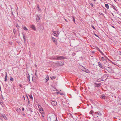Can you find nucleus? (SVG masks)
I'll return each mask as SVG.
<instances>
[{
	"mask_svg": "<svg viewBox=\"0 0 121 121\" xmlns=\"http://www.w3.org/2000/svg\"><path fill=\"white\" fill-rule=\"evenodd\" d=\"M47 119L48 121H55L57 119V117L54 113H50L47 116Z\"/></svg>",
	"mask_w": 121,
	"mask_h": 121,
	"instance_id": "f257e3e1",
	"label": "nucleus"
},
{
	"mask_svg": "<svg viewBox=\"0 0 121 121\" xmlns=\"http://www.w3.org/2000/svg\"><path fill=\"white\" fill-rule=\"evenodd\" d=\"M64 64L63 62L59 61L57 62L56 64V65L58 66H61L64 65Z\"/></svg>",
	"mask_w": 121,
	"mask_h": 121,
	"instance_id": "f03ea898",
	"label": "nucleus"
},
{
	"mask_svg": "<svg viewBox=\"0 0 121 121\" xmlns=\"http://www.w3.org/2000/svg\"><path fill=\"white\" fill-rule=\"evenodd\" d=\"M56 57L57 60H61L66 58V57L63 56H56Z\"/></svg>",
	"mask_w": 121,
	"mask_h": 121,
	"instance_id": "7ed1b4c3",
	"label": "nucleus"
},
{
	"mask_svg": "<svg viewBox=\"0 0 121 121\" xmlns=\"http://www.w3.org/2000/svg\"><path fill=\"white\" fill-rule=\"evenodd\" d=\"M105 69L109 73H111L112 72V69L110 67H105Z\"/></svg>",
	"mask_w": 121,
	"mask_h": 121,
	"instance_id": "20e7f679",
	"label": "nucleus"
},
{
	"mask_svg": "<svg viewBox=\"0 0 121 121\" xmlns=\"http://www.w3.org/2000/svg\"><path fill=\"white\" fill-rule=\"evenodd\" d=\"M51 103L52 105L55 106L57 104V103L55 101H51Z\"/></svg>",
	"mask_w": 121,
	"mask_h": 121,
	"instance_id": "39448f33",
	"label": "nucleus"
},
{
	"mask_svg": "<svg viewBox=\"0 0 121 121\" xmlns=\"http://www.w3.org/2000/svg\"><path fill=\"white\" fill-rule=\"evenodd\" d=\"M94 113L95 115H97V117H98V116H99L101 115V113L99 112H95Z\"/></svg>",
	"mask_w": 121,
	"mask_h": 121,
	"instance_id": "423d86ee",
	"label": "nucleus"
},
{
	"mask_svg": "<svg viewBox=\"0 0 121 121\" xmlns=\"http://www.w3.org/2000/svg\"><path fill=\"white\" fill-rule=\"evenodd\" d=\"M53 35L55 36H58V33L57 32V31H54L53 33Z\"/></svg>",
	"mask_w": 121,
	"mask_h": 121,
	"instance_id": "0eeeda50",
	"label": "nucleus"
},
{
	"mask_svg": "<svg viewBox=\"0 0 121 121\" xmlns=\"http://www.w3.org/2000/svg\"><path fill=\"white\" fill-rule=\"evenodd\" d=\"M95 86L96 87H98L100 86L101 85V83H95Z\"/></svg>",
	"mask_w": 121,
	"mask_h": 121,
	"instance_id": "6e6552de",
	"label": "nucleus"
},
{
	"mask_svg": "<svg viewBox=\"0 0 121 121\" xmlns=\"http://www.w3.org/2000/svg\"><path fill=\"white\" fill-rule=\"evenodd\" d=\"M52 40H53V42L56 44H57V41L56 40V39L55 38H54L53 37H52Z\"/></svg>",
	"mask_w": 121,
	"mask_h": 121,
	"instance_id": "1a4fd4ad",
	"label": "nucleus"
},
{
	"mask_svg": "<svg viewBox=\"0 0 121 121\" xmlns=\"http://www.w3.org/2000/svg\"><path fill=\"white\" fill-rule=\"evenodd\" d=\"M30 28H32V29L35 30H36V28L35 27V26L34 25H31L30 26Z\"/></svg>",
	"mask_w": 121,
	"mask_h": 121,
	"instance_id": "9d476101",
	"label": "nucleus"
},
{
	"mask_svg": "<svg viewBox=\"0 0 121 121\" xmlns=\"http://www.w3.org/2000/svg\"><path fill=\"white\" fill-rule=\"evenodd\" d=\"M56 56H53L52 57L50 58V59L51 60H57Z\"/></svg>",
	"mask_w": 121,
	"mask_h": 121,
	"instance_id": "9b49d317",
	"label": "nucleus"
},
{
	"mask_svg": "<svg viewBox=\"0 0 121 121\" xmlns=\"http://www.w3.org/2000/svg\"><path fill=\"white\" fill-rule=\"evenodd\" d=\"M2 116L3 118L6 120L7 119V118L4 114H2Z\"/></svg>",
	"mask_w": 121,
	"mask_h": 121,
	"instance_id": "f8f14e48",
	"label": "nucleus"
},
{
	"mask_svg": "<svg viewBox=\"0 0 121 121\" xmlns=\"http://www.w3.org/2000/svg\"><path fill=\"white\" fill-rule=\"evenodd\" d=\"M100 97L102 99H105V96L104 95H101L100 96Z\"/></svg>",
	"mask_w": 121,
	"mask_h": 121,
	"instance_id": "ddd939ff",
	"label": "nucleus"
},
{
	"mask_svg": "<svg viewBox=\"0 0 121 121\" xmlns=\"http://www.w3.org/2000/svg\"><path fill=\"white\" fill-rule=\"evenodd\" d=\"M16 110L17 112H19L21 111V109L19 108H16Z\"/></svg>",
	"mask_w": 121,
	"mask_h": 121,
	"instance_id": "4468645a",
	"label": "nucleus"
},
{
	"mask_svg": "<svg viewBox=\"0 0 121 121\" xmlns=\"http://www.w3.org/2000/svg\"><path fill=\"white\" fill-rule=\"evenodd\" d=\"M84 71L86 73H88L89 72V71L86 68H85V69Z\"/></svg>",
	"mask_w": 121,
	"mask_h": 121,
	"instance_id": "2eb2a0df",
	"label": "nucleus"
},
{
	"mask_svg": "<svg viewBox=\"0 0 121 121\" xmlns=\"http://www.w3.org/2000/svg\"><path fill=\"white\" fill-rule=\"evenodd\" d=\"M98 65L99 66L100 68H102V65L99 62H98Z\"/></svg>",
	"mask_w": 121,
	"mask_h": 121,
	"instance_id": "dca6fc26",
	"label": "nucleus"
},
{
	"mask_svg": "<svg viewBox=\"0 0 121 121\" xmlns=\"http://www.w3.org/2000/svg\"><path fill=\"white\" fill-rule=\"evenodd\" d=\"M85 67L83 66H81L80 67V68L82 71H84L85 69Z\"/></svg>",
	"mask_w": 121,
	"mask_h": 121,
	"instance_id": "f3484780",
	"label": "nucleus"
},
{
	"mask_svg": "<svg viewBox=\"0 0 121 121\" xmlns=\"http://www.w3.org/2000/svg\"><path fill=\"white\" fill-rule=\"evenodd\" d=\"M22 27L23 28V30H27V29L26 27H25V26H22Z\"/></svg>",
	"mask_w": 121,
	"mask_h": 121,
	"instance_id": "a211bd4d",
	"label": "nucleus"
},
{
	"mask_svg": "<svg viewBox=\"0 0 121 121\" xmlns=\"http://www.w3.org/2000/svg\"><path fill=\"white\" fill-rule=\"evenodd\" d=\"M40 19V18L39 16H37V17L36 21H37V22L39 21V20Z\"/></svg>",
	"mask_w": 121,
	"mask_h": 121,
	"instance_id": "6ab92c4d",
	"label": "nucleus"
},
{
	"mask_svg": "<svg viewBox=\"0 0 121 121\" xmlns=\"http://www.w3.org/2000/svg\"><path fill=\"white\" fill-rule=\"evenodd\" d=\"M105 7L107 9H109V6L107 4H105Z\"/></svg>",
	"mask_w": 121,
	"mask_h": 121,
	"instance_id": "aec40b11",
	"label": "nucleus"
},
{
	"mask_svg": "<svg viewBox=\"0 0 121 121\" xmlns=\"http://www.w3.org/2000/svg\"><path fill=\"white\" fill-rule=\"evenodd\" d=\"M7 73H6V74H5V78L4 81L5 82H6L7 81Z\"/></svg>",
	"mask_w": 121,
	"mask_h": 121,
	"instance_id": "412c9836",
	"label": "nucleus"
},
{
	"mask_svg": "<svg viewBox=\"0 0 121 121\" xmlns=\"http://www.w3.org/2000/svg\"><path fill=\"white\" fill-rule=\"evenodd\" d=\"M118 102L119 104L121 105V99H120L118 101Z\"/></svg>",
	"mask_w": 121,
	"mask_h": 121,
	"instance_id": "4be33fe9",
	"label": "nucleus"
},
{
	"mask_svg": "<svg viewBox=\"0 0 121 121\" xmlns=\"http://www.w3.org/2000/svg\"><path fill=\"white\" fill-rule=\"evenodd\" d=\"M37 7L38 8V11H40L41 10L40 9L39 5H38L37 6Z\"/></svg>",
	"mask_w": 121,
	"mask_h": 121,
	"instance_id": "5701e85b",
	"label": "nucleus"
},
{
	"mask_svg": "<svg viewBox=\"0 0 121 121\" xmlns=\"http://www.w3.org/2000/svg\"><path fill=\"white\" fill-rule=\"evenodd\" d=\"M46 80L48 81L49 80V77L47 75L46 77Z\"/></svg>",
	"mask_w": 121,
	"mask_h": 121,
	"instance_id": "b1692460",
	"label": "nucleus"
},
{
	"mask_svg": "<svg viewBox=\"0 0 121 121\" xmlns=\"http://www.w3.org/2000/svg\"><path fill=\"white\" fill-rule=\"evenodd\" d=\"M98 50L102 54V55L103 54V53L102 52V51L99 49L98 48Z\"/></svg>",
	"mask_w": 121,
	"mask_h": 121,
	"instance_id": "393cba45",
	"label": "nucleus"
},
{
	"mask_svg": "<svg viewBox=\"0 0 121 121\" xmlns=\"http://www.w3.org/2000/svg\"><path fill=\"white\" fill-rule=\"evenodd\" d=\"M50 78L52 79H55L56 78V77L54 76H53L52 77H50Z\"/></svg>",
	"mask_w": 121,
	"mask_h": 121,
	"instance_id": "a878e982",
	"label": "nucleus"
},
{
	"mask_svg": "<svg viewBox=\"0 0 121 121\" xmlns=\"http://www.w3.org/2000/svg\"><path fill=\"white\" fill-rule=\"evenodd\" d=\"M10 80L11 81H13V78L11 76L10 77Z\"/></svg>",
	"mask_w": 121,
	"mask_h": 121,
	"instance_id": "bb28decb",
	"label": "nucleus"
},
{
	"mask_svg": "<svg viewBox=\"0 0 121 121\" xmlns=\"http://www.w3.org/2000/svg\"><path fill=\"white\" fill-rule=\"evenodd\" d=\"M29 97H30V98L31 99H33V97L31 95H29Z\"/></svg>",
	"mask_w": 121,
	"mask_h": 121,
	"instance_id": "cd10ccee",
	"label": "nucleus"
},
{
	"mask_svg": "<svg viewBox=\"0 0 121 121\" xmlns=\"http://www.w3.org/2000/svg\"><path fill=\"white\" fill-rule=\"evenodd\" d=\"M0 119L2 120H3V118L2 116V115H0Z\"/></svg>",
	"mask_w": 121,
	"mask_h": 121,
	"instance_id": "c85d7f7f",
	"label": "nucleus"
},
{
	"mask_svg": "<svg viewBox=\"0 0 121 121\" xmlns=\"http://www.w3.org/2000/svg\"><path fill=\"white\" fill-rule=\"evenodd\" d=\"M102 60H103L104 61H106V60L105 59V58H104L102 57Z\"/></svg>",
	"mask_w": 121,
	"mask_h": 121,
	"instance_id": "c756f323",
	"label": "nucleus"
},
{
	"mask_svg": "<svg viewBox=\"0 0 121 121\" xmlns=\"http://www.w3.org/2000/svg\"><path fill=\"white\" fill-rule=\"evenodd\" d=\"M37 71V70H36L35 71V75L37 77H38V75H37V74H36Z\"/></svg>",
	"mask_w": 121,
	"mask_h": 121,
	"instance_id": "7c9ffc66",
	"label": "nucleus"
},
{
	"mask_svg": "<svg viewBox=\"0 0 121 121\" xmlns=\"http://www.w3.org/2000/svg\"><path fill=\"white\" fill-rule=\"evenodd\" d=\"M93 33H94V34L95 35V36H97L98 37V35H96L95 32H93Z\"/></svg>",
	"mask_w": 121,
	"mask_h": 121,
	"instance_id": "2f4dec72",
	"label": "nucleus"
},
{
	"mask_svg": "<svg viewBox=\"0 0 121 121\" xmlns=\"http://www.w3.org/2000/svg\"><path fill=\"white\" fill-rule=\"evenodd\" d=\"M23 38L24 39V42H25V41L26 42V40L25 39V37L24 36H23Z\"/></svg>",
	"mask_w": 121,
	"mask_h": 121,
	"instance_id": "473e14b6",
	"label": "nucleus"
},
{
	"mask_svg": "<svg viewBox=\"0 0 121 121\" xmlns=\"http://www.w3.org/2000/svg\"><path fill=\"white\" fill-rule=\"evenodd\" d=\"M1 97H2V99L4 100V97L3 96V95H1Z\"/></svg>",
	"mask_w": 121,
	"mask_h": 121,
	"instance_id": "72a5a7b5",
	"label": "nucleus"
},
{
	"mask_svg": "<svg viewBox=\"0 0 121 121\" xmlns=\"http://www.w3.org/2000/svg\"><path fill=\"white\" fill-rule=\"evenodd\" d=\"M27 78H28V79H29V80L30 82V79H29V75L28 76H27Z\"/></svg>",
	"mask_w": 121,
	"mask_h": 121,
	"instance_id": "f704fd0d",
	"label": "nucleus"
},
{
	"mask_svg": "<svg viewBox=\"0 0 121 121\" xmlns=\"http://www.w3.org/2000/svg\"><path fill=\"white\" fill-rule=\"evenodd\" d=\"M90 4L91 5V6H92V7H93V4H92V3H91Z\"/></svg>",
	"mask_w": 121,
	"mask_h": 121,
	"instance_id": "c9c22d12",
	"label": "nucleus"
},
{
	"mask_svg": "<svg viewBox=\"0 0 121 121\" xmlns=\"http://www.w3.org/2000/svg\"><path fill=\"white\" fill-rule=\"evenodd\" d=\"M35 67H37V65H36V64H35Z\"/></svg>",
	"mask_w": 121,
	"mask_h": 121,
	"instance_id": "e433bc0d",
	"label": "nucleus"
},
{
	"mask_svg": "<svg viewBox=\"0 0 121 121\" xmlns=\"http://www.w3.org/2000/svg\"><path fill=\"white\" fill-rule=\"evenodd\" d=\"M22 110L23 111L24 110V108H22Z\"/></svg>",
	"mask_w": 121,
	"mask_h": 121,
	"instance_id": "4c0bfd02",
	"label": "nucleus"
},
{
	"mask_svg": "<svg viewBox=\"0 0 121 121\" xmlns=\"http://www.w3.org/2000/svg\"><path fill=\"white\" fill-rule=\"evenodd\" d=\"M92 27L93 28V29H95V28H94V27L93 26H92Z\"/></svg>",
	"mask_w": 121,
	"mask_h": 121,
	"instance_id": "58836bf2",
	"label": "nucleus"
},
{
	"mask_svg": "<svg viewBox=\"0 0 121 121\" xmlns=\"http://www.w3.org/2000/svg\"><path fill=\"white\" fill-rule=\"evenodd\" d=\"M29 103H30V101H29V100H28V104H29Z\"/></svg>",
	"mask_w": 121,
	"mask_h": 121,
	"instance_id": "ea45409f",
	"label": "nucleus"
},
{
	"mask_svg": "<svg viewBox=\"0 0 121 121\" xmlns=\"http://www.w3.org/2000/svg\"><path fill=\"white\" fill-rule=\"evenodd\" d=\"M65 21H66L67 22H68L66 19H65Z\"/></svg>",
	"mask_w": 121,
	"mask_h": 121,
	"instance_id": "a19ab883",
	"label": "nucleus"
},
{
	"mask_svg": "<svg viewBox=\"0 0 121 121\" xmlns=\"http://www.w3.org/2000/svg\"><path fill=\"white\" fill-rule=\"evenodd\" d=\"M73 21H74V22H75V19L74 18L73 19Z\"/></svg>",
	"mask_w": 121,
	"mask_h": 121,
	"instance_id": "79ce46f5",
	"label": "nucleus"
},
{
	"mask_svg": "<svg viewBox=\"0 0 121 121\" xmlns=\"http://www.w3.org/2000/svg\"><path fill=\"white\" fill-rule=\"evenodd\" d=\"M57 94H60V93H59V92H57Z\"/></svg>",
	"mask_w": 121,
	"mask_h": 121,
	"instance_id": "37998d69",
	"label": "nucleus"
},
{
	"mask_svg": "<svg viewBox=\"0 0 121 121\" xmlns=\"http://www.w3.org/2000/svg\"><path fill=\"white\" fill-rule=\"evenodd\" d=\"M13 32L15 33V31L13 30Z\"/></svg>",
	"mask_w": 121,
	"mask_h": 121,
	"instance_id": "c03bdc74",
	"label": "nucleus"
},
{
	"mask_svg": "<svg viewBox=\"0 0 121 121\" xmlns=\"http://www.w3.org/2000/svg\"><path fill=\"white\" fill-rule=\"evenodd\" d=\"M23 97H24V100H25V98L24 97V96Z\"/></svg>",
	"mask_w": 121,
	"mask_h": 121,
	"instance_id": "a18cd8bd",
	"label": "nucleus"
},
{
	"mask_svg": "<svg viewBox=\"0 0 121 121\" xmlns=\"http://www.w3.org/2000/svg\"><path fill=\"white\" fill-rule=\"evenodd\" d=\"M20 87H21V85H20Z\"/></svg>",
	"mask_w": 121,
	"mask_h": 121,
	"instance_id": "49530a36",
	"label": "nucleus"
},
{
	"mask_svg": "<svg viewBox=\"0 0 121 121\" xmlns=\"http://www.w3.org/2000/svg\"><path fill=\"white\" fill-rule=\"evenodd\" d=\"M17 27L18 28V27H19V26H17Z\"/></svg>",
	"mask_w": 121,
	"mask_h": 121,
	"instance_id": "de8ad7c7",
	"label": "nucleus"
},
{
	"mask_svg": "<svg viewBox=\"0 0 121 121\" xmlns=\"http://www.w3.org/2000/svg\"><path fill=\"white\" fill-rule=\"evenodd\" d=\"M42 117H44V116H43V115H42Z\"/></svg>",
	"mask_w": 121,
	"mask_h": 121,
	"instance_id": "09e8293b",
	"label": "nucleus"
},
{
	"mask_svg": "<svg viewBox=\"0 0 121 121\" xmlns=\"http://www.w3.org/2000/svg\"><path fill=\"white\" fill-rule=\"evenodd\" d=\"M120 23H121V22H120Z\"/></svg>",
	"mask_w": 121,
	"mask_h": 121,
	"instance_id": "8fccbe9b",
	"label": "nucleus"
}]
</instances>
